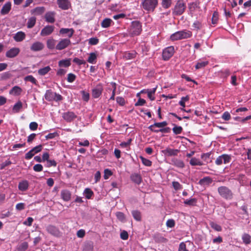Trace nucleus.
<instances>
[{
    "label": "nucleus",
    "mask_w": 251,
    "mask_h": 251,
    "mask_svg": "<svg viewBox=\"0 0 251 251\" xmlns=\"http://www.w3.org/2000/svg\"><path fill=\"white\" fill-rule=\"evenodd\" d=\"M212 182V178L209 176H206L200 180L199 184L201 185H209Z\"/></svg>",
    "instance_id": "obj_27"
},
{
    "label": "nucleus",
    "mask_w": 251,
    "mask_h": 251,
    "mask_svg": "<svg viewBox=\"0 0 251 251\" xmlns=\"http://www.w3.org/2000/svg\"><path fill=\"white\" fill-rule=\"evenodd\" d=\"M112 175V173L110 170L109 169H105L104 170V178L105 179H107L109 178L110 176H111Z\"/></svg>",
    "instance_id": "obj_61"
},
{
    "label": "nucleus",
    "mask_w": 251,
    "mask_h": 251,
    "mask_svg": "<svg viewBox=\"0 0 251 251\" xmlns=\"http://www.w3.org/2000/svg\"><path fill=\"white\" fill-rule=\"evenodd\" d=\"M33 169L34 171L39 172L43 171V167L41 164H37L33 166Z\"/></svg>",
    "instance_id": "obj_54"
},
{
    "label": "nucleus",
    "mask_w": 251,
    "mask_h": 251,
    "mask_svg": "<svg viewBox=\"0 0 251 251\" xmlns=\"http://www.w3.org/2000/svg\"><path fill=\"white\" fill-rule=\"evenodd\" d=\"M116 215L117 218L121 221H124L125 219L124 213L121 212H117Z\"/></svg>",
    "instance_id": "obj_64"
},
{
    "label": "nucleus",
    "mask_w": 251,
    "mask_h": 251,
    "mask_svg": "<svg viewBox=\"0 0 251 251\" xmlns=\"http://www.w3.org/2000/svg\"><path fill=\"white\" fill-rule=\"evenodd\" d=\"M175 222L173 219H169L166 222V226L169 227H173L175 226Z\"/></svg>",
    "instance_id": "obj_62"
},
{
    "label": "nucleus",
    "mask_w": 251,
    "mask_h": 251,
    "mask_svg": "<svg viewBox=\"0 0 251 251\" xmlns=\"http://www.w3.org/2000/svg\"><path fill=\"white\" fill-rule=\"evenodd\" d=\"M62 117L65 121L70 122L75 119L77 116L73 112L68 111L64 113Z\"/></svg>",
    "instance_id": "obj_16"
},
{
    "label": "nucleus",
    "mask_w": 251,
    "mask_h": 251,
    "mask_svg": "<svg viewBox=\"0 0 251 251\" xmlns=\"http://www.w3.org/2000/svg\"><path fill=\"white\" fill-rule=\"evenodd\" d=\"M174 48L173 46H170L165 49L162 52V57L164 60H168L174 54Z\"/></svg>",
    "instance_id": "obj_8"
},
{
    "label": "nucleus",
    "mask_w": 251,
    "mask_h": 251,
    "mask_svg": "<svg viewBox=\"0 0 251 251\" xmlns=\"http://www.w3.org/2000/svg\"><path fill=\"white\" fill-rule=\"evenodd\" d=\"M103 87L101 84H98L92 91V96L94 98H99L101 94Z\"/></svg>",
    "instance_id": "obj_18"
},
{
    "label": "nucleus",
    "mask_w": 251,
    "mask_h": 251,
    "mask_svg": "<svg viewBox=\"0 0 251 251\" xmlns=\"http://www.w3.org/2000/svg\"><path fill=\"white\" fill-rule=\"evenodd\" d=\"M130 178L132 181L137 184H139L142 181V177L138 174L135 173L132 174L130 176Z\"/></svg>",
    "instance_id": "obj_25"
},
{
    "label": "nucleus",
    "mask_w": 251,
    "mask_h": 251,
    "mask_svg": "<svg viewBox=\"0 0 251 251\" xmlns=\"http://www.w3.org/2000/svg\"><path fill=\"white\" fill-rule=\"evenodd\" d=\"M26 81H30L33 84H36L37 80L32 75H27L24 78Z\"/></svg>",
    "instance_id": "obj_50"
},
{
    "label": "nucleus",
    "mask_w": 251,
    "mask_h": 251,
    "mask_svg": "<svg viewBox=\"0 0 251 251\" xmlns=\"http://www.w3.org/2000/svg\"><path fill=\"white\" fill-rule=\"evenodd\" d=\"M71 43V42L69 39H61L56 45L55 49L59 50H62L67 48Z\"/></svg>",
    "instance_id": "obj_11"
},
{
    "label": "nucleus",
    "mask_w": 251,
    "mask_h": 251,
    "mask_svg": "<svg viewBox=\"0 0 251 251\" xmlns=\"http://www.w3.org/2000/svg\"><path fill=\"white\" fill-rule=\"evenodd\" d=\"M218 19V13L216 11H215L212 16V23L213 24H215L217 23Z\"/></svg>",
    "instance_id": "obj_55"
},
{
    "label": "nucleus",
    "mask_w": 251,
    "mask_h": 251,
    "mask_svg": "<svg viewBox=\"0 0 251 251\" xmlns=\"http://www.w3.org/2000/svg\"><path fill=\"white\" fill-rule=\"evenodd\" d=\"M136 55V53L134 51L132 52H126L124 54L123 57L126 59H131L134 58Z\"/></svg>",
    "instance_id": "obj_31"
},
{
    "label": "nucleus",
    "mask_w": 251,
    "mask_h": 251,
    "mask_svg": "<svg viewBox=\"0 0 251 251\" xmlns=\"http://www.w3.org/2000/svg\"><path fill=\"white\" fill-rule=\"evenodd\" d=\"M58 7L62 10H68L71 7V3L68 0H57Z\"/></svg>",
    "instance_id": "obj_13"
},
{
    "label": "nucleus",
    "mask_w": 251,
    "mask_h": 251,
    "mask_svg": "<svg viewBox=\"0 0 251 251\" xmlns=\"http://www.w3.org/2000/svg\"><path fill=\"white\" fill-rule=\"evenodd\" d=\"M189 99V98L188 96L186 97H183L181 98V100L179 101V104L182 107H184L185 106V102L188 101Z\"/></svg>",
    "instance_id": "obj_53"
},
{
    "label": "nucleus",
    "mask_w": 251,
    "mask_h": 251,
    "mask_svg": "<svg viewBox=\"0 0 251 251\" xmlns=\"http://www.w3.org/2000/svg\"><path fill=\"white\" fill-rule=\"evenodd\" d=\"M84 194H85L86 198L87 199H91V197L94 194L93 191L89 188H86L84 191Z\"/></svg>",
    "instance_id": "obj_45"
},
{
    "label": "nucleus",
    "mask_w": 251,
    "mask_h": 251,
    "mask_svg": "<svg viewBox=\"0 0 251 251\" xmlns=\"http://www.w3.org/2000/svg\"><path fill=\"white\" fill-rule=\"evenodd\" d=\"M22 106H23V104H22V102L20 101H19L13 106V109H12L14 113L19 112L20 111V109L22 108Z\"/></svg>",
    "instance_id": "obj_38"
},
{
    "label": "nucleus",
    "mask_w": 251,
    "mask_h": 251,
    "mask_svg": "<svg viewBox=\"0 0 251 251\" xmlns=\"http://www.w3.org/2000/svg\"><path fill=\"white\" fill-rule=\"evenodd\" d=\"M20 51L18 48H12L6 51L5 56L7 58H14L17 56Z\"/></svg>",
    "instance_id": "obj_14"
},
{
    "label": "nucleus",
    "mask_w": 251,
    "mask_h": 251,
    "mask_svg": "<svg viewBox=\"0 0 251 251\" xmlns=\"http://www.w3.org/2000/svg\"><path fill=\"white\" fill-rule=\"evenodd\" d=\"M174 125V127L173 128V132L176 135L180 134L182 131V127L176 126L175 125Z\"/></svg>",
    "instance_id": "obj_49"
},
{
    "label": "nucleus",
    "mask_w": 251,
    "mask_h": 251,
    "mask_svg": "<svg viewBox=\"0 0 251 251\" xmlns=\"http://www.w3.org/2000/svg\"><path fill=\"white\" fill-rule=\"evenodd\" d=\"M186 7V4L183 0H178L173 10V14L174 15H181L184 13Z\"/></svg>",
    "instance_id": "obj_5"
},
{
    "label": "nucleus",
    "mask_w": 251,
    "mask_h": 251,
    "mask_svg": "<svg viewBox=\"0 0 251 251\" xmlns=\"http://www.w3.org/2000/svg\"><path fill=\"white\" fill-rule=\"evenodd\" d=\"M74 32V30L73 28H61L59 33L61 34H66L69 38H71Z\"/></svg>",
    "instance_id": "obj_22"
},
{
    "label": "nucleus",
    "mask_w": 251,
    "mask_h": 251,
    "mask_svg": "<svg viewBox=\"0 0 251 251\" xmlns=\"http://www.w3.org/2000/svg\"><path fill=\"white\" fill-rule=\"evenodd\" d=\"M153 238L154 241L157 243H166L168 240L160 234H155Z\"/></svg>",
    "instance_id": "obj_30"
},
{
    "label": "nucleus",
    "mask_w": 251,
    "mask_h": 251,
    "mask_svg": "<svg viewBox=\"0 0 251 251\" xmlns=\"http://www.w3.org/2000/svg\"><path fill=\"white\" fill-rule=\"evenodd\" d=\"M190 164L192 166H202L203 165V163L200 161L198 159L193 157L191 158V159L190 161Z\"/></svg>",
    "instance_id": "obj_39"
},
{
    "label": "nucleus",
    "mask_w": 251,
    "mask_h": 251,
    "mask_svg": "<svg viewBox=\"0 0 251 251\" xmlns=\"http://www.w3.org/2000/svg\"><path fill=\"white\" fill-rule=\"evenodd\" d=\"M71 58L60 60L58 62V65L60 67H68L71 64Z\"/></svg>",
    "instance_id": "obj_28"
},
{
    "label": "nucleus",
    "mask_w": 251,
    "mask_h": 251,
    "mask_svg": "<svg viewBox=\"0 0 251 251\" xmlns=\"http://www.w3.org/2000/svg\"><path fill=\"white\" fill-rule=\"evenodd\" d=\"M158 4V0H142L141 6L148 12H152Z\"/></svg>",
    "instance_id": "obj_3"
},
{
    "label": "nucleus",
    "mask_w": 251,
    "mask_h": 251,
    "mask_svg": "<svg viewBox=\"0 0 251 251\" xmlns=\"http://www.w3.org/2000/svg\"><path fill=\"white\" fill-rule=\"evenodd\" d=\"M45 11L44 7H37L32 10V13L35 15H41L43 14Z\"/></svg>",
    "instance_id": "obj_34"
},
{
    "label": "nucleus",
    "mask_w": 251,
    "mask_h": 251,
    "mask_svg": "<svg viewBox=\"0 0 251 251\" xmlns=\"http://www.w3.org/2000/svg\"><path fill=\"white\" fill-rule=\"evenodd\" d=\"M22 92V89L18 86H15L9 91V94L14 96L20 95Z\"/></svg>",
    "instance_id": "obj_24"
},
{
    "label": "nucleus",
    "mask_w": 251,
    "mask_h": 251,
    "mask_svg": "<svg viewBox=\"0 0 251 251\" xmlns=\"http://www.w3.org/2000/svg\"><path fill=\"white\" fill-rule=\"evenodd\" d=\"M162 152L166 156H176L179 152V150L177 149H172L169 148H167L164 150H162Z\"/></svg>",
    "instance_id": "obj_12"
},
{
    "label": "nucleus",
    "mask_w": 251,
    "mask_h": 251,
    "mask_svg": "<svg viewBox=\"0 0 251 251\" xmlns=\"http://www.w3.org/2000/svg\"><path fill=\"white\" fill-rule=\"evenodd\" d=\"M120 237L123 240H127L128 238L127 232L125 230L123 231L120 234Z\"/></svg>",
    "instance_id": "obj_56"
},
{
    "label": "nucleus",
    "mask_w": 251,
    "mask_h": 251,
    "mask_svg": "<svg viewBox=\"0 0 251 251\" xmlns=\"http://www.w3.org/2000/svg\"><path fill=\"white\" fill-rule=\"evenodd\" d=\"M46 230L49 233L54 236L58 237L61 236V233L59 229L53 225H48L46 227Z\"/></svg>",
    "instance_id": "obj_9"
},
{
    "label": "nucleus",
    "mask_w": 251,
    "mask_h": 251,
    "mask_svg": "<svg viewBox=\"0 0 251 251\" xmlns=\"http://www.w3.org/2000/svg\"><path fill=\"white\" fill-rule=\"evenodd\" d=\"M93 244L92 243L89 242L86 243L84 247V251H91L93 250Z\"/></svg>",
    "instance_id": "obj_52"
},
{
    "label": "nucleus",
    "mask_w": 251,
    "mask_h": 251,
    "mask_svg": "<svg viewBox=\"0 0 251 251\" xmlns=\"http://www.w3.org/2000/svg\"><path fill=\"white\" fill-rule=\"evenodd\" d=\"M11 9V3L10 2H6L2 6L0 14L2 15L8 14Z\"/></svg>",
    "instance_id": "obj_21"
},
{
    "label": "nucleus",
    "mask_w": 251,
    "mask_h": 251,
    "mask_svg": "<svg viewBox=\"0 0 251 251\" xmlns=\"http://www.w3.org/2000/svg\"><path fill=\"white\" fill-rule=\"evenodd\" d=\"M192 36V33L190 31L181 30L177 31L172 34L170 36V39L172 41H176L183 39L190 38Z\"/></svg>",
    "instance_id": "obj_1"
},
{
    "label": "nucleus",
    "mask_w": 251,
    "mask_h": 251,
    "mask_svg": "<svg viewBox=\"0 0 251 251\" xmlns=\"http://www.w3.org/2000/svg\"><path fill=\"white\" fill-rule=\"evenodd\" d=\"M76 78V75L74 74H72V73H70L68 75V76H67V81L69 82H74L75 79Z\"/></svg>",
    "instance_id": "obj_51"
},
{
    "label": "nucleus",
    "mask_w": 251,
    "mask_h": 251,
    "mask_svg": "<svg viewBox=\"0 0 251 251\" xmlns=\"http://www.w3.org/2000/svg\"><path fill=\"white\" fill-rule=\"evenodd\" d=\"M28 188V182L27 180H24L19 183L18 188L22 191H26Z\"/></svg>",
    "instance_id": "obj_29"
},
{
    "label": "nucleus",
    "mask_w": 251,
    "mask_h": 251,
    "mask_svg": "<svg viewBox=\"0 0 251 251\" xmlns=\"http://www.w3.org/2000/svg\"><path fill=\"white\" fill-rule=\"evenodd\" d=\"M51 68L50 66H46L44 68L40 69L38 71V73L41 75H44L47 74L49 71H50Z\"/></svg>",
    "instance_id": "obj_35"
},
{
    "label": "nucleus",
    "mask_w": 251,
    "mask_h": 251,
    "mask_svg": "<svg viewBox=\"0 0 251 251\" xmlns=\"http://www.w3.org/2000/svg\"><path fill=\"white\" fill-rule=\"evenodd\" d=\"M116 101L120 105H124L125 103V100L124 99L121 97H118L116 98Z\"/></svg>",
    "instance_id": "obj_59"
},
{
    "label": "nucleus",
    "mask_w": 251,
    "mask_h": 251,
    "mask_svg": "<svg viewBox=\"0 0 251 251\" xmlns=\"http://www.w3.org/2000/svg\"><path fill=\"white\" fill-rule=\"evenodd\" d=\"M142 31V25L139 21H133L131 23L128 29V33L131 36L139 35Z\"/></svg>",
    "instance_id": "obj_2"
},
{
    "label": "nucleus",
    "mask_w": 251,
    "mask_h": 251,
    "mask_svg": "<svg viewBox=\"0 0 251 251\" xmlns=\"http://www.w3.org/2000/svg\"><path fill=\"white\" fill-rule=\"evenodd\" d=\"M25 34L24 32L22 31L18 32L14 36V39L16 42H21L24 39H25Z\"/></svg>",
    "instance_id": "obj_26"
},
{
    "label": "nucleus",
    "mask_w": 251,
    "mask_h": 251,
    "mask_svg": "<svg viewBox=\"0 0 251 251\" xmlns=\"http://www.w3.org/2000/svg\"><path fill=\"white\" fill-rule=\"evenodd\" d=\"M218 192L219 195L226 200H230L233 197L232 191L226 186H222L218 187Z\"/></svg>",
    "instance_id": "obj_4"
},
{
    "label": "nucleus",
    "mask_w": 251,
    "mask_h": 251,
    "mask_svg": "<svg viewBox=\"0 0 251 251\" xmlns=\"http://www.w3.org/2000/svg\"><path fill=\"white\" fill-rule=\"evenodd\" d=\"M28 245L26 242H24L21 243L17 248V250L19 251H25L28 248Z\"/></svg>",
    "instance_id": "obj_42"
},
{
    "label": "nucleus",
    "mask_w": 251,
    "mask_h": 251,
    "mask_svg": "<svg viewBox=\"0 0 251 251\" xmlns=\"http://www.w3.org/2000/svg\"><path fill=\"white\" fill-rule=\"evenodd\" d=\"M178 251H188L186 249V244L184 242H181L179 244Z\"/></svg>",
    "instance_id": "obj_63"
},
{
    "label": "nucleus",
    "mask_w": 251,
    "mask_h": 251,
    "mask_svg": "<svg viewBox=\"0 0 251 251\" xmlns=\"http://www.w3.org/2000/svg\"><path fill=\"white\" fill-rule=\"evenodd\" d=\"M208 64V62L207 61H200L198 62L195 65L196 69H200L205 67Z\"/></svg>",
    "instance_id": "obj_40"
},
{
    "label": "nucleus",
    "mask_w": 251,
    "mask_h": 251,
    "mask_svg": "<svg viewBox=\"0 0 251 251\" xmlns=\"http://www.w3.org/2000/svg\"><path fill=\"white\" fill-rule=\"evenodd\" d=\"M140 158L141 159V161H142V163L145 165V166H151L152 164V162L151 161H150V160L148 159H146L144 157H143V156H140Z\"/></svg>",
    "instance_id": "obj_47"
},
{
    "label": "nucleus",
    "mask_w": 251,
    "mask_h": 251,
    "mask_svg": "<svg viewBox=\"0 0 251 251\" xmlns=\"http://www.w3.org/2000/svg\"><path fill=\"white\" fill-rule=\"evenodd\" d=\"M209 225L213 229L217 231H221L222 229V227L220 225L213 222H210Z\"/></svg>",
    "instance_id": "obj_44"
},
{
    "label": "nucleus",
    "mask_w": 251,
    "mask_h": 251,
    "mask_svg": "<svg viewBox=\"0 0 251 251\" xmlns=\"http://www.w3.org/2000/svg\"><path fill=\"white\" fill-rule=\"evenodd\" d=\"M172 4V0H162L161 5L165 9L170 7Z\"/></svg>",
    "instance_id": "obj_46"
},
{
    "label": "nucleus",
    "mask_w": 251,
    "mask_h": 251,
    "mask_svg": "<svg viewBox=\"0 0 251 251\" xmlns=\"http://www.w3.org/2000/svg\"><path fill=\"white\" fill-rule=\"evenodd\" d=\"M36 19L34 17H32L30 18L27 23V26L29 28H31L33 27L36 23Z\"/></svg>",
    "instance_id": "obj_36"
},
{
    "label": "nucleus",
    "mask_w": 251,
    "mask_h": 251,
    "mask_svg": "<svg viewBox=\"0 0 251 251\" xmlns=\"http://www.w3.org/2000/svg\"><path fill=\"white\" fill-rule=\"evenodd\" d=\"M132 215L134 219L137 221H140L141 220V213L138 210H133L131 212Z\"/></svg>",
    "instance_id": "obj_33"
},
{
    "label": "nucleus",
    "mask_w": 251,
    "mask_h": 251,
    "mask_svg": "<svg viewBox=\"0 0 251 251\" xmlns=\"http://www.w3.org/2000/svg\"><path fill=\"white\" fill-rule=\"evenodd\" d=\"M55 15L54 12L49 11L46 13L45 15V19L46 21L50 23H53L55 22Z\"/></svg>",
    "instance_id": "obj_20"
},
{
    "label": "nucleus",
    "mask_w": 251,
    "mask_h": 251,
    "mask_svg": "<svg viewBox=\"0 0 251 251\" xmlns=\"http://www.w3.org/2000/svg\"><path fill=\"white\" fill-rule=\"evenodd\" d=\"M96 54L95 53L92 52L90 54L87 61L90 63L94 64L96 62Z\"/></svg>",
    "instance_id": "obj_43"
},
{
    "label": "nucleus",
    "mask_w": 251,
    "mask_h": 251,
    "mask_svg": "<svg viewBox=\"0 0 251 251\" xmlns=\"http://www.w3.org/2000/svg\"><path fill=\"white\" fill-rule=\"evenodd\" d=\"M168 123L166 121H164L161 123H155L154 124V126L157 127H163L167 125Z\"/></svg>",
    "instance_id": "obj_58"
},
{
    "label": "nucleus",
    "mask_w": 251,
    "mask_h": 251,
    "mask_svg": "<svg viewBox=\"0 0 251 251\" xmlns=\"http://www.w3.org/2000/svg\"><path fill=\"white\" fill-rule=\"evenodd\" d=\"M55 40L53 39H50L47 42V46L50 50L54 49L55 48Z\"/></svg>",
    "instance_id": "obj_32"
},
{
    "label": "nucleus",
    "mask_w": 251,
    "mask_h": 251,
    "mask_svg": "<svg viewBox=\"0 0 251 251\" xmlns=\"http://www.w3.org/2000/svg\"><path fill=\"white\" fill-rule=\"evenodd\" d=\"M171 162L172 165L178 168H183L184 167V163L183 161L177 158H173L171 160Z\"/></svg>",
    "instance_id": "obj_23"
},
{
    "label": "nucleus",
    "mask_w": 251,
    "mask_h": 251,
    "mask_svg": "<svg viewBox=\"0 0 251 251\" xmlns=\"http://www.w3.org/2000/svg\"><path fill=\"white\" fill-rule=\"evenodd\" d=\"M44 48V45L40 42L37 41L33 43L30 47V50L33 51H39Z\"/></svg>",
    "instance_id": "obj_17"
},
{
    "label": "nucleus",
    "mask_w": 251,
    "mask_h": 251,
    "mask_svg": "<svg viewBox=\"0 0 251 251\" xmlns=\"http://www.w3.org/2000/svg\"><path fill=\"white\" fill-rule=\"evenodd\" d=\"M231 159L230 155L224 154L217 158L215 163L217 165H221L223 163L227 164L230 162Z\"/></svg>",
    "instance_id": "obj_7"
},
{
    "label": "nucleus",
    "mask_w": 251,
    "mask_h": 251,
    "mask_svg": "<svg viewBox=\"0 0 251 251\" xmlns=\"http://www.w3.org/2000/svg\"><path fill=\"white\" fill-rule=\"evenodd\" d=\"M54 29V26L53 25H47L43 28L40 33L42 36L49 35L52 33Z\"/></svg>",
    "instance_id": "obj_15"
},
{
    "label": "nucleus",
    "mask_w": 251,
    "mask_h": 251,
    "mask_svg": "<svg viewBox=\"0 0 251 251\" xmlns=\"http://www.w3.org/2000/svg\"><path fill=\"white\" fill-rule=\"evenodd\" d=\"M45 99L49 101H60L62 100V97L59 94H56L52 92L51 90H48L46 91L45 95Z\"/></svg>",
    "instance_id": "obj_6"
},
{
    "label": "nucleus",
    "mask_w": 251,
    "mask_h": 251,
    "mask_svg": "<svg viewBox=\"0 0 251 251\" xmlns=\"http://www.w3.org/2000/svg\"><path fill=\"white\" fill-rule=\"evenodd\" d=\"M242 240L246 244L251 243V236L248 234H244L242 236Z\"/></svg>",
    "instance_id": "obj_48"
},
{
    "label": "nucleus",
    "mask_w": 251,
    "mask_h": 251,
    "mask_svg": "<svg viewBox=\"0 0 251 251\" xmlns=\"http://www.w3.org/2000/svg\"><path fill=\"white\" fill-rule=\"evenodd\" d=\"M172 184L174 189L176 190H180L182 188L181 185L178 182L173 181Z\"/></svg>",
    "instance_id": "obj_60"
},
{
    "label": "nucleus",
    "mask_w": 251,
    "mask_h": 251,
    "mask_svg": "<svg viewBox=\"0 0 251 251\" xmlns=\"http://www.w3.org/2000/svg\"><path fill=\"white\" fill-rule=\"evenodd\" d=\"M73 62L75 63L76 64H77L78 65L85 64L86 63V62L85 60L79 59V58H76V57L75 58L73 59Z\"/></svg>",
    "instance_id": "obj_57"
},
{
    "label": "nucleus",
    "mask_w": 251,
    "mask_h": 251,
    "mask_svg": "<svg viewBox=\"0 0 251 251\" xmlns=\"http://www.w3.org/2000/svg\"><path fill=\"white\" fill-rule=\"evenodd\" d=\"M61 198L65 201H68L71 200L72 194L67 189L62 190L60 193Z\"/></svg>",
    "instance_id": "obj_19"
},
{
    "label": "nucleus",
    "mask_w": 251,
    "mask_h": 251,
    "mask_svg": "<svg viewBox=\"0 0 251 251\" xmlns=\"http://www.w3.org/2000/svg\"><path fill=\"white\" fill-rule=\"evenodd\" d=\"M42 150V146L41 145L35 147L25 154V158L27 160L31 159L35 154L40 152Z\"/></svg>",
    "instance_id": "obj_10"
},
{
    "label": "nucleus",
    "mask_w": 251,
    "mask_h": 251,
    "mask_svg": "<svg viewBox=\"0 0 251 251\" xmlns=\"http://www.w3.org/2000/svg\"><path fill=\"white\" fill-rule=\"evenodd\" d=\"M112 22V21L110 19L106 18L102 21L101 23V26L104 28H107L110 26Z\"/></svg>",
    "instance_id": "obj_37"
},
{
    "label": "nucleus",
    "mask_w": 251,
    "mask_h": 251,
    "mask_svg": "<svg viewBox=\"0 0 251 251\" xmlns=\"http://www.w3.org/2000/svg\"><path fill=\"white\" fill-rule=\"evenodd\" d=\"M197 200L195 198L191 199L190 200H186L184 201V203L186 205L194 206L197 203Z\"/></svg>",
    "instance_id": "obj_41"
}]
</instances>
